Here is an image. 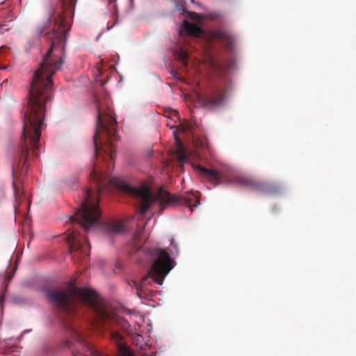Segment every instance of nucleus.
<instances>
[{
  "instance_id": "1",
  "label": "nucleus",
  "mask_w": 356,
  "mask_h": 356,
  "mask_svg": "<svg viewBox=\"0 0 356 356\" xmlns=\"http://www.w3.org/2000/svg\"><path fill=\"white\" fill-rule=\"evenodd\" d=\"M45 293H47L48 298L65 313L63 324L69 331L72 340L79 346L86 340L72 324V321L76 316L79 307L83 304L93 310L96 314L97 321L105 327L107 324L112 323H127L115 315L106 304L100 301L96 292L92 289L71 285L67 289L62 291H45Z\"/></svg>"
},
{
  "instance_id": "2",
  "label": "nucleus",
  "mask_w": 356,
  "mask_h": 356,
  "mask_svg": "<svg viewBox=\"0 0 356 356\" xmlns=\"http://www.w3.org/2000/svg\"><path fill=\"white\" fill-rule=\"evenodd\" d=\"M44 117V56H42L39 68L35 71L31 83L28 111L24 114L23 136L29 140L21 154L18 163L13 165V175L17 177L23 171L29 156L30 146L33 154L38 155V143L41 136V127Z\"/></svg>"
},
{
  "instance_id": "3",
  "label": "nucleus",
  "mask_w": 356,
  "mask_h": 356,
  "mask_svg": "<svg viewBox=\"0 0 356 356\" xmlns=\"http://www.w3.org/2000/svg\"><path fill=\"white\" fill-rule=\"evenodd\" d=\"M110 182L122 192L140 200L139 212L142 215L147 211L152 204L157 202L163 207L184 204L188 207L191 211L200 204V197L194 193L188 194L186 197H181L172 195L161 188L157 194H154L145 184L139 187H134L114 177L111 179Z\"/></svg>"
},
{
  "instance_id": "4",
  "label": "nucleus",
  "mask_w": 356,
  "mask_h": 356,
  "mask_svg": "<svg viewBox=\"0 0 356 356\" xmlns=\"http://www.w3.org/2000/svg\"><path fill=\"white\" fill-rule=\"evenodd\" d=\"M77 0H58L47 10L46 40L51 44H65L71 26L66 16L73 14Z\"/></svg>"
},
{
  "instance_id": "5",
  "label": "nucleus",
  "mask_w": 356,
  "mask_h": 356,
  "mask_svg": "<svg viewBox=\"0 0 356 356\" xmlns=\"http://www.w3.org/2000/svg\"><path fill=\"white\" fill-rule=\"evenodd\" d=\"M116 123L112 109L98 104L96 131L93 138L97 156L102 150L111 160L114 159L115 150L112 142L118 140Z\"/></svg>"
},
{
  "instance_id": "6",
  "label": "nucleus",
  "mask_w": 356,
  "mask_h": 356,
  "mask_svg": "<svg viewBox=\"0 0 356 356\" xmlns=\"http://www.w3.org/2000/svg\"><path fill=\"white\" fill-rule=\"evenodd\" d=\"M150 254L156 258L149 273L143 277L140 282H134L136 290V294L140 298H149L150 279L156 284L161 285L165 277L174 268L175 261L170 257L169 253L163 249L156 248L152 250Z\"/></svg>"
},
{
  "instance_id": "7",
  "label": "nucleus",
  "mask_w": 356,
  "mask_h": 356,
  "mask_svg": "<svg viewBox=\"0 0 356 356\" xmlns=\"http://www.w3.org/2000/svg\"><path fill=\"white\" fill-rule=\"evenodd\" d=\"M92 189H87L84 193V199L74 216L71 217L72 222H77L83 229H88L98 222L101 211L98 204L92 202L91 195Z\"/></svg>"
},
{
  "instance_id": "8",
  "label": "nucleus",
  "mask_w": 356,
  "mask_h": 356,
  "mask_svg": "<svg viewBox=\"0 0 356 356\" xmlns=\"http://www.w3.org/2000/svg\"><path fill=\"white\" fill-rule=\"evenodd\" d=\"M65 51V46H51L46 52V104L54 98L51 76L61 70Z\"/></svg>"
},
{
  "instance_id": "9",
  "label": "nucleus",
  "mask_w": 356,
  "mask_h": 356,
  "mask_svg": "<svg viewBox=\"0 0 356 356\" xmlns=\"http://www.w3.org/2000/svg\"><path fill=\"white\" fill-rule=\"evenodd\" d=\"M230 182L241 187L267 194H275L278 191L277 187L273 184L257 180L248 176H236Z\"/></svg>"
},
{
  "instance_id": "10",
  "label": "nucleus",
  "mask_w": 356,
  "mask_h": 356,
  "mask_svg": "<svg viewBox=\"0 0 356 356\" xmlns=\"http://www.w3.org/2000/svg\"><path fill=\"white\" fill-rule=\"evenodd\" d=\"M226 90L214 89L211 92L199 97L202 105L209 109L216 108L220 106L225 101Z\"/></svg>"
},
{
  "instance_id": "11",
  "label": "nucleus",
  "mask_w": 356,
  "mask_h": 356,
  "mask_svg": "<svg viewBox=\"0 0 356 356\" xmlns=\"http://www.w3.org/2000/svg\"><path fill=\"white\" fill-rule=\"evenodd\" d=\"M194 168L203 179H206L213 186L220 185L224 179L222 173L213 169L207 168L200 165H194Z\"/></svg>"
},
{
  "instance_id": "12",
  "label": "nucleus",
  "mask_w": 356,
  "mask_h": 356,
  "mask_svg": "<svg viewBox=\"0 0 356 356\" xmlns=\"http://www.w3.org/2000/svg\"><path fill=\"white\" fill-rule=\"evenodd\" d=\"M110 337L115 343L118 352L121 356H134L129 347L122 342L123 337L118 332L111 330Z\"/></svg>"
},
{
  "instance_id": "13",
  "label": "nucleus",
  "mask_w": 356,
  "mask_h": 356,
  "mask_svg": "<svg viewBox=\"0 0 356 356\" xmlns=\"http://www.w3.org/2000/svg\"><path fill=\"white\" fill-rule=\"evenodd\" d=\"M67 243L69 245L70 252L80 251L83 248V242L86 239L83 238L79 231L74 229L73 232L70 234L67 237Z\"/></svg>"
},
{
  "instance_id": "14",
  "label": "nucleus",
  "mask_w": 356,
  "mask_h": 356,
  "mask_svg": "<svg viewBox=\"0 0 356 356\" xmlns=\"http://www.w3.org/2000/svg\"><path fill=\"white\" fill-rule=\"evenodd\" d=\"M102 229L106 234L113 236L122 233L124 225L120 221L108 220L104 223Z\"/></svg>"
},
{
  "instance_id": "15",
  "label": "nucleus",
  "mask_w": 356,
  "mask_h": 356,
  "mask_svg": "<svg viewBox=\"0 0 356 356\" xmlns=\"http://www.w3.org/2000/svg\"><path fill=\"white\" fill-rule=\"evenodd\" d=\"M181 31L192 37H200L204 35L203 29L196 24L184 21Z\"/></svg>"
},
{
  "instance_id": "16",
  "label": "nucleus",
  "mask_w": 356,
  "mask_h": 356,
  "mask_svg": "<svg viewBox=\"0 0 356 356\" xmlns=\"http://www.w3.org/2000/svg\"><path fill=\"white\" fill-rule=\"evenodd\" d=\"M80 346L82 348V351H73L74 356H108L97 350L87 341Z\"/></svg>"
},
{
  "instance_id": "17",
  "label": "nucleus",
  "mask_w": 356,
  "mask_h": 356,
  "mask_svg": "<svg viewBox=\"0 0 356 356\" xmlns=\"http://www.w3.org/2000/svg\"><path fill=\"white\" fill-rule=\"evenodd\" d=\"M27 284L35 290L44 292V281L42 276H33L29 279Z\"/></svg>"
},
{
  "instance_id": "18",
  "label": "nucleus",
  "mask_w": 356,
  "mask_h": 356,
  "mask_svg": "<svg viewBox=\"0 0 356 356\" xmlns=\"http://www.w3.org/2000/svg\"><path fill=\"white\" fill-rule=\"evenodd\" d=\"M174 55L184 66L187 65L189 54L186 50L181 48V46H178V48L175 50Z\"/></svg>"
},
{
  "instance_id": "19",
  "label": "nucleus",
  "mask_w": 356,
  "mask_h": 356,
  "mask_svg": "<svg viewBox=\"0 0 356 356\" xmlns=\"http://www.w3.org/2000/svg\"><path fill=\"white\" fill-rule=\"evenodd\" d=\"M143 228L138 227L137 231L136 232L131 241V244L134 248L136 251L139 250L142 246V234H143Z\"/></svg>"
},
{
  "instance_id": "20",
  "label": "nucleus",
  "mask_w": 356,
  "mask_h": 356,
  "mask_svg": "<svg viewBox=\"0 0 356 356\" xmlns=\"http://www.w3.org/2000/svg\"><path fill=\"white\" fill-rule=\"evenodd\" d=\"M178 145L175 151L176 153V157L177 160L181 163H184L188 162V156L184 153V147L182 145V143L177 139Z\"/></svg>"
},
{
  "instance_id": "21",
  "label": "nucleus",
  "mask_w": 356,
  "mask_h": 356,
  "mask_svg": "<svg viewBox=\"0 0 356 356\" xmlns=\"http://www.w3.org/2000/svg\"><path fill=\"white\" fill-rule=\"evenodd\" d=\"M90 177L95 181V188H97V191L99 195L101 193V185L104 178L103 174L97 172L95 169H94L90 174Z\"/></svg>"
},
{
  "instance_id": "22",
  "label": "nucleus",
  "mask_w": 356,
  "mask_h": 356,
  "mask_svg": "<svg viewBox=\"0 0 356 356\" xmlns=\"http://www.w3.org/2000/svg\"><path fill=\"white\" fill-rule=\"evenodd\" d=\"M44 31V24H38L34 28L33 31V35L35 38H40L42 35Z\"/></svg>"
},
{
  "instance_id": "23",
  "label": "nucleus",
  "mask_w": 356,
  "mask_h": 356,
  "mask_svg": "<svg viewBox=\"0 0 356 356\" xmlns=\"http://www.w3.org/2000/svg\"><path fill=\"white\" fill-rule=\"evenodd\" d=\"M7 292L6 286L0 290V309H3V304Z\"/></svg>"
},
{
  "instance_id": "24",
  "label": "nucleus",
  "mask_w": 356,
  "mask_h": 356,
  "mask_svg": "<svg viewBox=\"0 0 356 356\" xmlns=\"http://www.w3.org/2000/svg\"><path fill=\"white\" fill-rule=\"evenodd\" d=\"M12 302L16 305H21L24 302V300L21 296H15L12 298Z\"/></svg>"
},
{
  "instance_id": "25",
  "label": "nucleus",
  "mask_w": 356,
  "mask_h": 356,
  "mask_svg": "<svg viewBox=\"0 0 356 356\" xmlns=\"http://www.w3.org/2000/svg\"><path fill=\"white\" fill-rule=\"evenodd\" d=\"M13 185L16 199L20 198L22 193L21 192L19 188L17 186L15 181H13Z\"/></svg>"
},
{
  "instance_id": "26",
  "label": "nucleus",
  "mask_w": 356,
  "mask_h": 356,
  "mask_svg": "<svg viewBox=\"0 0 356 356\" xmlns=\"http://www.w3.org/2000/svg\"><path fill=\"white\" fill-rule=\"evenodd\" d=\"M9 28L8 27V24H0V33H3L5 31H8Z\"/></svg>"
},
{
  "instance_id": "27",
  "label": "nucleus",
  "mask_w": 356,
  "mask_h": 356,
  "mask_svg": "<svg viewBox=\"0 0 356 356\" xmlns=\"http://www.w3.org/2000/svg\"><path fill=\"white\" fill-rule=\"evenodd\" d=\"M72 341H70V340H67L66 341V343H67V346H69V347H71V346L72 345Z\"/></svg>"
}]
</instances>
